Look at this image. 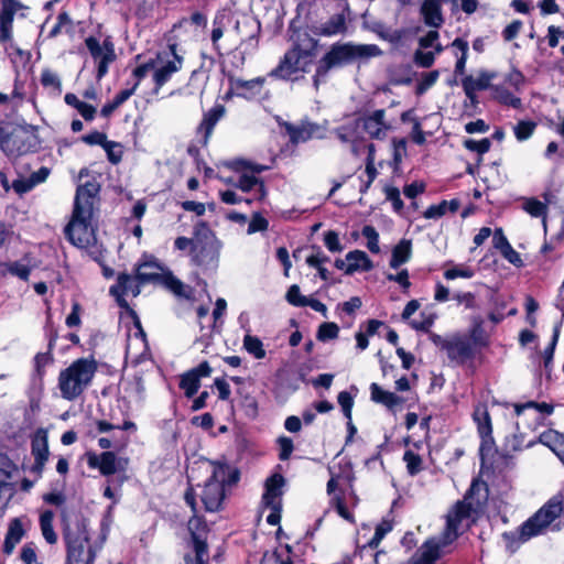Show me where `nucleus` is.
Returning a JSON list of instances; mask_svg holds the SVG:
<instances>
[{
  "label": "nucleus",
  "mask_w": 564,
  "mask_h": 564,
  "mask_svg": "<svg viewBox=\"0 0 564 564\" xmlns=\"http://www.w3.org/2000/svg\"><path fill=\"white\" fill-rule=\"evenodd\" d=\"M487 501L485 485L474 481L462 501L456 502L446 516V527L438 543L427 541L408 564H435L440 557V549L451 544L459 535V527L464 520L478 513Z\"/></svg>",
  "instance_id": "f257e3e1"
},
{
  "label": "nucleus",
  "mask_w": 564,
  "mask_h": 564,
  "mask_svg": "<svg viewBox=\"0 0 564 564\" xmlns=\"http://www.w3.org/2000/svg\"><path fill=\"white\" fill-rule=\"evenodd\" d=\"M99 189L97 182H86L77 187L73 216L64 231L70 243L78 248H88L96 242L91 219L94 200Z\"/></svg>",
  "instance_id": "f03ea898"
},
{
  "label": "nucleus",
  "mask_w": 564,
  "mask_h": 564,
  "mask_svg": "<svg viewBox=\"0 0 564 564\" xmlns=\"http://www.w3.org/2000/svg\"><path fill=\"white\" fill-rule=\"evenodd\" d=\"M382 55L381 48L376 44H334L321 58L313 76V85L317 90L326 82L330 69L341 67L355 61H367Z\"/></svg>",
  "instance_id": "7ed1b4c3"
},
{
  "label": "nucleus",
  "mask_w": 564,
  "mask_h": 564,
  "mask_svg": "<svg viewBox=\"0 0 564 564\" xmlns=\"http://www.w3.org/2000/svg\"><path fill=\"white\" fill-rule=\"evenodd\" d=\"M96 371L97 362L93 358H79L72 362L58 376L62 398L68 401L77 399L91 383Z\"/></svg>",
  "instance_id": "20e7f679"
},
{
  "label": "nucleus",
  "mask_w": 564,
  "mask_h": 564,
  "mask_svg": "<svg viewBox=\"0 0 564 564\" xmlns=\"http://www.w3.org/2000/svg\"><path fill=\"white\" fill-rule=\"evenodd\" d=\"M135 274L140 284H162L174 295L186 300L193 294L191 286L185 285L151 256H143L142 261L135 265Z\"/></svg>",
  "instance_id": "39448f33"
},
{
  "label": "nucleus",
  "mask_w": 564,
  "mask_h": 564,
  "mask_svg": "<svg viewBox=\"0 0 564 564\" xmlns=\"http://www.w3.org/2000/svg\"><path fill=\"white\" fill-rule=\"evenodd\" d=\"M64 540L67 546L68 564H94L96 552L89 543L85 519H76L66 524Z\"/></svg>",
  "instance_id": "423d86ee"
},
{
  "label": "nucleus",
  "mask_w": 564,
  "mask_h": 564,
  "mask_svg": "<svg viewBox=\"0 0 564 564\" xmlns=\"http://www.w3.org/2000/svg\"><path fill=\"white\" fill-rule=\"evenodd\" d=\"M39 147V137L32 129L17 127L6 131L1 128L0 148L10 159L35 152Z\"/></svg>",
  "instance_id": "0eeeda50"
},
{
  "label": "nucleus",
  "mask_w": 564,
  "mask_h": 564,
  "mask_svg": "<svg viewBox=\"0 0 564 564\" xmlns=\"http://www.w3.org/2000/svg\"><path fill=\"white\" fill-rule=\"evenodd\" d=\"M429 337L436 347L446 352L447 358L456 366H463L476 356V348L465 335L453 334L442 337L438 334L429 333Z\"/></svg>",
  "instance_id": "6e6552de"
},
{
  "label": "nucleus",
  "mask_w": 564,
  "mask_h": 564,
  "mask_svg": "<svg viewBox=\"0 0 564 564\" xmlns=\"http://www.w3.org/2000/svg\"><path fill=\"white\" fill-rule=\"evenodd\" d=\"M563 512V498L554 496L534 516L528 519L521 527L520 539L528 541L530 538L542 533Z\"/></svg>",
  "instance_id": "1a4fd4ad"
},
{
  "label": "nucleus",
  "mask_w": 564,
  "mask_h": 564,
  "mask_svg": "<svg viewBox=\"0 0 564 564\" xmlns=\"http://www.w3.org/2000/svg\"><path fill=\"white\" fill-rule=\"evenodd\" d=\"M210 467L212 474L203 487L200 500L206 511L215 512L220 509L225 499L227 467L224 465H212Z\"/></svg>",
  "instance_id": "9d476101"
},
{
  "label": "nucleus",
  "mask_w": 564,
  "mask_h": 564,
  "mask_svg": "<svg viewBox=\"0 0 564 564\" xmlns=\"http://www.w3.org/2000/svg\"><path fill=\"white\" fill-rule=\"evenodd\" d=\"M188 531L193 546V554H185L186 564H208V546L206 543V524L197 517H193L188 521Z\"/></svg>",
  "instance_id": "9b49d317"
},
{
  "label": "nucleus",
  "mask_w": 564,
  "mask_h": 564,
  "mask_svg": "<svg viewBox=\"0 0 564 564\" xmlns=\"http://www.w3.org/2000/svg\"><path fill=\"white\" fill-rule=\"evenodd\" d=\"M183 57L176 53V45L169 46V51L158 55V63H154L153 79L155 89H160L170 80L173 74L182 68Z\"/></svg>",
  "instance_id": "f8f14e48"
},
{
  "label": "nucleus",
  "mask_w": 564,
  "mask_h": 564,
  "mask_svg": "<svg viewBox=\"0 0 564 564\" xmlns=\"http://www.w3.org/2000/svg\"><path fill=\"white\" fill-rule=\"evenodd\" d=\"M313 61L300 55L295 51L289 50L279 65L270 72V76L283 80L297 79L299 73H306Z\"/></svg>",
  "instance_id": "ddd939ff"
},
{
  "label": "nucleus",
  "mask_w": 564,
  "mask_h": 564,
  "mask_svg": "<svg viewBox=\"0 0 564 564\" xmlns=\"http://www.w3.org/2000/svg\"><path fill=\"white\" fill-rule=\"evenodd\" d=\"M87 50L97 64V80H100L107 73L108 66L116 59L115 47L111 41L105 40L100 43L96 37L89 36L85 40Z\"/></svg>",
  "instance_id": "4468645a"
},
{
  "label": "nucleus",
  "mask_w": 564,
  "mask_h": 564,
  "mask_svg": "<svg viewBox=\"0 0 564 564\" xmlns=\"http://www.w3.org/2000/svg\"><path fill=\"white\" fill-rule=\"evenodd\" d=\"M86 457L88 466L98 469L104 476H111L124 471L128 464L127 459L118 457L113 452L109 451L100 454L87 452Z\"/></svg>",
  "instance_id": "2eb2a0df"
},
{
  "label": "nucleus",
  "mask_w": 564,
  "mask_h": 564,
  "mask_svg": "<svg viewBox=\"0 0 564 564\" xmlns=\"http://www.w3.org/2000/svg\"><path fill=\"white\" fill-rule=\"evenodd\" d=\"M356 121H359V128L362 127L371 139L382 140L391 129V124L386 120L384 109L365 113L358 117Z\"/></svg>",
  "instance_id": "dca6fc26"
},
{
  "label": "nucleus",
  "mask_w": 564,
  "mask_h": 564,
  "mask_svg": "<svg viewBox=\"0 0 564 564\" xmlns=\"http://www.w3.org/2000/svg\"><path fill=\"white\" fill-rule=\"evenodd\" d=\"M283 127L293 144L306 142L313 138L321 139L324 137V129L319 124L313 122L303 121L297 126L284 122Z\"/></svg>",
  "instance_id": "f3484780"
},
{
  "label": "nucleus",
  "mask_w": 564,
  "mask_h": 564,
  "mask_svg": "<svg viewBox=\"0 0 564 564\" xmlns=\"http://www.w3.org/2000/svg\"><path fill=\"white\" fill-rule=\"evenodd\" d=\"M212 368L207 361H203L196 368L188 370L181 376L180 388L184 390L187 398L194 397L200 387V378L209 377Z\"/></svg>",
  "instance_id": "a211bd4d"
},
{
  "label": "nucleus",
  "mask_w": 564,
  "mask_h": 564,
  "mask_svg": "<svg viewBox=\"0 0 564 564\" xmlns=\"http://www.w3.org/2000/svg\"><path fill=\"white\" fill-rule=\"evenodd\" d=\"M229 82V91L228 95H236L238 97H242L245 99H252L257 95H259L263 88L264 79L261 77H257L253 79L245 80L241 78H237L230 76L228 78Z\"/></svg>",
  "instance_id": "6ab92c4d"
},
{
  "label": "nucleus",
  "mask_w": 564,
  "mask_h": 564,
  "mask_svg": "<svg viewBox=\"0 0 564 564\" xmlns=\"http://www.w3.org/2000/svg\"><path fill=\"white\" fill-rule=\"evenodd\" d=\"M292 47L300 55L313 61L316 54L317 41L312 37L306 31H297L292 36Z\"/></svg>",
  "instance_id": "aec40b11"
},
{
  "label": "nucleus",
  "mask_w": 564,
  "mask_h": 564,
  "mask_svg": "<svg viewBox=\"0 0 564 564\" xmlns=\"http://www.w3.org/2000/svg\"><path fill=\"white\" fill-rule=\"evenodd\" d=\"M50 175V169L42 166L39 171L32 173L29 177H18L12 182L11 187L18 194H24L30 192L36 185L46 181Z\"/></svg>",
  "instance_id": "412c9836"
},
{
  "label": "nucleus",
  "mask_w": 564,
  "mask_h": 564,
  "mask_svg": "<svg viewBox=\"0 0 564 564\" xmlns=\"http://www.w3.org/2000/svg\"><path fill=\"white\" fill-rule=\"evenodd\" d=\"M420 12L427 26L438 29L444 23L440 0H424Z\"/></svg>",
  "instance_id": "4be33fe9"
},
{
  "label": "nucleus",
  "mask_w": 564,
  "mask_h": 564,
  "mask_svg": "<svg viewBox=\"0 0 564 564\" xmlns=\"http://www.w3.org/2000/svg\"><path fill=\"white\" fill-rule=\"evenodd\" d=\"M285 480L281 474H274L265 481V492L262 497L264 505L269 508L276 507L280 503V496L282 495L281 488Z\"/></svg>",
  "instance_id": "5701e85b"
},
{
  "label": "nucleus",
  "mask_w": 564,
  "mask_h": 564,
  "mask_svg": "<svg viewBox=\"0 0 564 564\" xmlns=\"http://www.w3.org/2000/svg\"><path fill=\"white\" fill-rule=\"evenodd\" d=\"M496 77L495 73L487 70L479 72L477 77L471 75L464 77L462 80L463 89L466 95H471L473 91L485 90L490 88V82Z\"/></svg>",
  "instance_id": "b1692460"
},
{
  "label": "nucleus",
  "mask_w": 564,
  "mask_h": 564,
  "mask_svg": "<svg viewBox=\"0 0 564 564\" xmlns=\"http://www.w3.org/2000/svg\"><path fill=\"white\" fill-rule=\"evenodd\" d=\"M346 18L343 13L333 14L327 21L314 28V32L323 36H333L346 31Z\"/></svg>",
  "instance_id": "393cba45"
},
{
  "label": "nucleus",
  "mask_w": 564,
  "mask_h": 564,
  "mask_svg": "<svg viewBox=\"0 0 564 564\" xmlns=\"http://www.w3.org/2000/svg\"><path fill=\"white\" fill-rule=\"evenodd\" d=\"M346 274H352L356 271H370L373 268L372 261L367 253L361 250H354L346 254Z\"/></svg>",
  "instance_id": "a878e982"
},
{
  "label": "nucleus",
  "mask_w": 564,
  "mask_h": 564,
  "mask_svg": "<svg viewBox=\"0 0 564 564\" xmlns=\"http://www.w3.org/2000/svg\"><path fill=\"white\" fill-rule=\"evenodd\" d=\"M225 115V107L223 105H216L212 109H209L198 127L199 132H204V144L207 143L214 127Z\"/></svg>",
  "instance_id": "bb28decb"
},
{
  "label": "nucleus",
  "mask_w": 564,
  "mask_h": 564,
  "mask_svg": "<svg viewBox=\"0 0 564 564\" xmlns=\"http://www.w3.org/2000/svg\"><path fill=\"white\" fill-rule=\"evenodd\" d=\"M118 291L126 295L132 294L133 296H138L141 291L137 276L133 278L128 273H120L117 278V284L112 285L109 290L111 295H117Z\"/></svg>",
  "instance_id": "cd10ccee"
},
{
  "label": "nucleus",
  "mask_w": 564,
  "mask_h": 564,
  "mask_svg": "<svg viewBox=\"0 0 564 564\" xmlns=\"http://www.w3.org/2000/svg\"><path fill=\"white\" fill-rule=\"evenodd\" d=\"M23 535L24 529L22 522L19 518H14L9 524V529L3 543V552L10 555Z\"/></svg>",
  "instance_id": "c85d7f7f"
},
{
  "label": "nucleus",
  "mask_w": 564,
  "mask_h": 564,
  "mask_svg": "<svg viewBox=\"0 0 564 564\" xmlns=\"http://www.w3.org/2000/svg\"><path fill=\"white\" fill-rule=\"evenodd\" d=\"M371 399L377 403H381L389 409L402 403V398L393 392L383 390L379 384L371 383L370 386Z\"/></svg>",
  "instance_id": "c756f323"
},
{
  "label": "nucleus",
  "mask_w": 564,
  "mask_h": 564,
  "mask_svg": "<svg viewBox=\"0 0 564 564\" xmlns=\"http://www.w3.org/2000/svg\"><path fill=\"white\" fill-rule=\"evenodd\" d=\"M412 254V243L408 239H402L398 245L392 249V256L390 260V267L392 269H398L402 264L406 263L411 259Z\"/></svg>",
  "instance_id": "7c9ffc66"
},
{
  "label": "nucleus",
  "mask_w": 564,
  "mask_h": 564,
  "mask_svg": "<svg viewBox=\"0 0 564 564\" xmlns=\"http://www.w3.org/2000/svg\"><path fill=\"white\" fill-rule=\"evenodd\" d=\"M340 473L336 471V467H329L330 479L327 482V492L332 494L339 485V481H346L350 484L352 481V470L350 464L347 463L344 468L339 465Z\"/></svg>",
  "instance_id": "2f4dec72"
},
{
  "label": "nucleus",
  "mask_w": 564,
  "mask_h": 564,
  "mask_svg": "<svg viewBox=\"0 0 564 564\" xmlns=\"http://www.w3.org/2000/svg\"><path fill=\"white\" fill-rule=\"evenodd\" d=\"M492 98L502 105L519 109L522 101L519 97L513 96L508 89L501 86L491 87Z\"/></svg>",
  "instance_id": "473e14b6"
},
{
  "label": "nucleus",
  "mask_w": 564,
  "mask_h": 564,
  "mask_svg": "<svg viewBox=\"0 0 564 564\" xmlns=\"http://www.w3.org/2000/svg\"><path fill=\"white\" fill-rule=\"evenodd\" d=\"M53 519L54 513L51 510L44 511L40 517V525L43 538L50 544H55L57 541V535L53 529Z\"/></svg>",
  "instance_id": "72a5a7b5"
},
{
  "label": "nucleus",
  "mask_w": 564,
  "mask_h": 564,
  "mask_svg": "<svg viewBox=\"0 0 564 564\" xmlns=\"http://www.w3.org/2000/svg\"><path fill=\"white\" fill-rule=\"evenodd\" d=\"M523 209L532 217H541L544 229L546 230V204L538 200L534 197L527 198L523 203Z\"/></svg>",
  "instance_id": "f704fd0d"
},
{
  "label": "nucleus",
  "mask_w": 564,
  "mask_h": 564,
  "mask_svg": "<svg viewBox=\"0 0 564 564\" xmlns=\"http://www.w3.org/2000/svg\"><path fill=\"white\" fill-rule=\"evenodd\" d=\"M358 129L359 121H356L355 119L346 124L336 128L334 132L343 143H354L357 140Z\"/></svg>",
  "instance_id": "c9c22d12"
},
{
  "label": "nucleus",
  "mask_w": 564,
  "mask_h": 564,
  "mask_svg": "<svg viewBox=\"0 0 564 564\" xmlns=\"http://www.w3.org/2000/svg\"><path fill=\"white\" fill-rule=\"evenodd\" d=\"M32 454L35 460V467L42 468L48 458V445L46 437L32 442Z\"/></svg>",
  "instance_id": "e433bc0d"
},
{
  "label": "nucleus",
  "mask_w": 564,
  "mask_h": 564,
  "mask_svg": "<svg viewBox=\"0 0 564 564\" xmlns=\"http://www.w3.org/2000/svg\"><path fill=\"white\" fill-rule=\"evenodd\" d=\"M243 348L257 359L265 357V349L263 344L257 336L247 334L243 338Z\"/></svg>",
  "instance_id": "4c0bfd02"
},
{
  "label": "nucleus",
  "mask_w": 564,
  "mask_h": 564,
  "mask_svg": "<svg viewBox=\"0 0 564 564\" xmlns=\"http://www.w3.org/2000/svg\"><path fill=\"white\" fill-rule=\"evenodd\" d=\"M403 460L406 465V470L411 476L417 475L423 469L422 457L413 451H406L403 455Z\"/></svg>",
  "instance_id": "58836bf2"
},
{
  "label": "nucleus",
  "mask_w": 564,
  "mask_h": 564,
  "mask_svg": "<svg viewBox=\"0 0 564 564\" xmlns=\"http://www.w3.org/2000/svg\"><path fill=\"white\" fill-rule=\"evenodd\" d=\"M474 419L477 422L478 432L482 438L489 437L491 434L490 416L486 410H476Z\"/></svg>",
  "instance_id": "ea45409f"
},
{
  "label": "nucleus",
  "mask_w": 564,
  "mask_h": 564,
  "mask_svg": "<svg viewBox=\"0 0 564 564\" xmlns=\"http://www.w3.org/2000/svg\"><path fill=\"white\" fill-rule=\"evenodd\" d=\"M536 123L531 120H521L513 127V132L518 141L528 140L534 132Z\"/></svg>",
  "instance_id": "a19ab883"
},
{
  "label": "nucleus",
  "mask_w": 564,
  "mask_h": 564,
  "mask_svg": "<svg viewBox=\"0 0 564 564\" xmlns=\"http://www.w3.org/2000/svg\"><path fill=\"white\" fill-rule=\"evenodd\" d=\"M70 32L73 30V21L67 12H61L57 15V22L48 33V37L53 39L57 36L62 31Z\"/></svg>",
  "instance_id": "79ce46f5"
},
{
  "label": "nucleus",
  "mask_w": 564,
  "mask_h": 564,
  "mask_svg": "<svg viewBox=\"0 0 564 564\" xmlns=\"http://www.w3.org/2000/svg\"><path fill=\"white\" fill-rule=\"evenodd\" d=\"M18 470L15 464L4 454L0 453V485L9 484L7 480Z\"/></svg>",
  "instance_id": "37998d69"
},
{
  "label": "nucleus",
  "mask_w": 564,
  "mask_h": 564,
  "mask_svg": "<svg viewBox=\"0 0 564 564\" xmlns=\"http://www.w3.org/2000/svg\"><path fill=\"white\" fill-rule=\"evenodd\" d=\"M362 236L367 239V248L372 253H379L380 247H379V234L372 226H365L362 228Z\"/></svg>",
  "instance_id": "c03bdc74"
},
{
  "label": "nucleus",
  "mask_w": 564,
  "mask_h": 564,
  "mask_svg": "<svg viewBox=\"0 0 564 564\" xmlns=\"http://www.w3.org/2000/svg\"><path fill=\"white\" fill-rule=\"evenodd\" d=\"M41 83L46 88H52L57 95L62 91V83L57 74L50 69H45L41 75Z\"/></svg>",
  "instance_id": "a18cd8bd"
},
{
  "label": "nucleus",
  "mask_w": 564,
  "mask_h": 564,
  "mask_svg": "<svg viewBox=\"0 0 564 564\" xmlns=\"http://www.w3.org/2000/svg\"><path fill=\"white\" fill-rule=\"evenodd\" d=\"M474 347L476 348L477 345H480V346H486L487 343H488V339H487V335L485 333V329L482 327V322L481 321H477L473 328L470 329L469 332V337H468Z\"/></svg>",
  "instance_id": "49530a36"
},
{
  "label": "nucleus",
  "mask_w": 564,
  "mask_h": 564,
  "mask_svg": "<svg viewBox=\"0 0 564 564\" xmlns=\"http://www.w3.org/2000/svg\"><path fill=\"white\" fill-rule=\"evenodd\" d=\"M339 327L335 323H323L317 330V339L326 341L338 337Z\"/></svg>",
  "instance_id": "de8ad7c7"
},
{
  "label": "nucleus",
  "mask_w": 564,
  "mask_h": 564,
  "mask_svg": "<svg viewBox=\"0 0 564 564\" xmlns=\"http://www.w3.org/2000/svg\"><path fill=\"white\" fill-rule=\"evenodd\" d=\"M392 530V523L389 520H382L377 527L372 539L369 541L370 547H377L382 539Z\"/></svg>",
  "instance_id": "09e8293b"
},
{
  "label": "nucleus",
  "mask_w": 564,
  "mask_h": 564,
  "mask_svg": "<svg viewBox=\"0 0 564 564\" xmlns=\"http://www.w3.org/2000/svg\"><path fill=\"white\" fill-rule=\"evenodd\" d=\"M258 184H260V188L263 189V184L258 177L254 175L242 174L234 185L242 192H250Z\"/></svg>",
  "instance_id": "8fccbe9b"
},
{
  "label": "nucleus",
  "mask_w": 564,
  "mask_h": 564,
  "mask_svg": "<svg viewBox=\"0 0 564 564\" xmlns=\"http://www.w3.org/2000/svg\"><path fill=\"white\" fill-rule=\"evenodd\" d=\"M464 145L467 150L477 152L479 155H482L489 151L491 142L487 138L479 141L474 139H467L464 141Z\"/></svg>",
  "instance_id": "3c124183"
},
{
  "label": "nucleus",
  "mask_w": 564,
  "mask_h": 564,
  "mask_svg": "<svg viewBox=\"0 0 564 564\" xmlns=\"http://www.w3.org/2000/svg\"><path fill=\"white\" fill-rule=\"evenodd\" d=\"M4 265H6L7 271L10 274L20 278L21 280H28L30 272H31L28 264H24L19 261L9 262V263H6Z\"/></svg>",
  "instance_id": "603ef678"
},
{
  "label": "nucleus",
  "mask_w": 564,
  "mask_h": 564,
  "mask_svg": "<svg viewBox=\"0 0 564 564\" xmlns=\"http://www.w3.org/2000/svg\"><path fill=\"white\" fill-rule=\"evenodd\" d=\"M436 315L434 313H421L420 321H412L411 326L416 330L430 332V328L434 324Z\"/></svg>",
  "instance_id": "864d4df0"
},
{
  "label": "nucleus",
  "mask_w": 564,
  "mask_h": 564,
  "mask_svg": "<svg viewBox=\"0 0 564 564\" xmlns=\"http://www.w3.org/2000/svg\"><path fill=\"white\" fill-rule=\"evenodd\" d=\"M53 361L51 352H39L34 358L35 373L42 381L44 368Z\"/></svg>",
  "instance_id": "5fc2aeb1"
},
{
  "label": "nucleus",
  "mask_w": 564,
  "mask_h": 564,
  "mask_svg": "<svg viewBox=\"0 0 564 564\" xmlns=\"http://www.w3.org/2000/svg\"><path fill=\"white\" fill-rule=\"evenodd\" d=\"M563 436V434H560L554 430H549L540 435L539 441L554 451V448L561 443Z\"/></svg>",
  "instance_id": "6e6d98bb"
},
{
  "label": "nucleus",
  "mask_w": 564,
  "mask_h": 564,
  "mask_svg": "<svg viewBox=\"0 0 564 564\" xmlns=\"http://www.w3.org/2000/svg\"><path fill=\"white\" fill-rule=\"evenodd\" d=\"M440 76L438 70H432L430 73H426L423 75L422 79L416 86V94L422 95L424 94L429 88H431Z\"/></svg>",
  "instance_id": "4d7b16f0"
},
{
  "label": "nucleus",
  "mask_w": 564,
  "mask_h": 564,
  "mask_svg": "<svg viewBox=\"0 0 564 564\" xmlns=\"http://www.w3.org/2000/svg\"><path fill=\"white\" fill-rule=\"evenodd\" d=\"M22 8V4L17 0H2V9L0 17L4 19H14V14Z\"/></svg>",
  "instance_id": "13d9d810"
},
{
  "label": "nucleus",
  "mask_w": 564,
  "mask_h": 564,
  "mask_svg": "<svg viewBox=\"0 0 564 564\" xmlns=\"http://www.w3.org/2000/svg\"><path fill=\"white\" fill-rule=\"evenodd\" d=\"M105 149L108 160L117 164L121 161L122 158V151L120 150V145L113 141H106V143L102 145Z\"/></svg>",
  "instance_id": "bf43d9fd"
},
{
  "label": "nucleus",
  "mask_w": 564,
  "mask_h": 564,
  "mask_svg": "<svg viewBox=\"0 0 564 564\" xmlns=\"http://www.w3.org/2000/svg\"><path fill=\"white\" fill-rule=\"evenodd\" d=\"M261 564H294L291 556L284 557L278 550L271 554L265 552L262 556Z\"/></svg>",
  "instance_id": "052dcab7"
},
{
  "label": "nucleus",
  "mask_w": 564,
  "mask_h": 564,
  "mask_svg": "<svg viewBox=\"0 0 564 564\" xmlns=\"http://www.w3.org/2000/svg\"><path fill=\"white\" fill-rule=\"evenodd\" d=\"M338 404L341 406L344 415L350 420L351 419V409L354 405V399L347 391H341L337 397Z\"/></svg>",
  "instance_id": "680f3d73"
},
{
  "label": "nucleus",
  "mask_w": 564,
  "mask_h": 564,
  "mask_svg": "<svg viewBox=\"0 0 564 564\" xmlns=\"http://www.w3.org/2000/svg\"><path fill=\"white\" fill-rule=\"evenodd\" d=\"M435 53L431 51L417 50L414 54V62L416 65L427 68L433 65Z\"/></svg>",
  "instance_id": "e2e57ef3"
},
{
  "label": "nucleus",
  "mask_w": 564,
  "mask_h": 564,
  "mask_svg": "<svg viewBox=\"0 0 564 564\" xmlns=\"http://www.w3.org/2000/svg\"><path fill=\"white\" fill-rule=\"evenodd\" d=\"M324 242H325L326 248L330 252H340L344 249V247L339 242V237L336 231L329 230V231L325 232Z\"/></svg>",
  "instance_id": "0e129e2a"
},
{
  "label": "nucleus",
  "mask_w": 564,
  "mask_h": 564,
  "mask_svg": "<svg viewBox=\"0 0 564 564\" xmlns=\"http://www.w3.org/2000/svg\"><path fill=\"white\" fill-rule=\"evenodd\" d=\"M444 276L447 280H454L456 278L470 279L474 276V271L467 267H455L446 270Z\"/></svg>",
  "instance_id": "69168bd1"
},
{
  "label": "nucleus",
  "mask_w": 564,
  "mask_h": 564,
  "mask_svg": "<svg viewBox=\"0 0 564 564\" xmlns=\"http://www.w3.org/2000/svg\"><path fill=\"white\" fill-rule=\"evenodd\" d=\"M447 205H448V202L447 200H442L440 204L437 205H432L430 206L425 212H424V217L426 219H438L441 218L442 216H444L447 212Z\"/></svg>",
  "instance_id": "338daca9"
},
{
  "label": "nucleus",
  "mask_w": 564,
  "mask_h": 564,
  "mask_svg": "<svg viewBox=\"0 0 564 564\" xmlns=\"http://www.w3.org/2000/svg\"><path fill=\"white\" fill-rule=\"evenodd\" d=\"M384 192L387 199L392 203L393 209L400 213L403 209V202L400 197L399 189L397 187H387Z\"/></svg>",
  "instance_id": "774afa93"
}]
</instances>
